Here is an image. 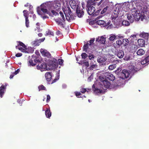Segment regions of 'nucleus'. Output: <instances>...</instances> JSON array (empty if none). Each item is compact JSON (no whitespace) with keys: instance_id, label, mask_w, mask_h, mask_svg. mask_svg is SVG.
<instances>
[{"instance_id":"nucleus-50","label":"nucleus","mask_w":149,"mask_h":149,"mask_svg":"<svg viewBox=\"0 0 149 149\" xmlns=\"http://www.w3.org/2000/svg\"><path fill=\"white\" fill-rule=\"evenodd\" d=\"M33 7L31 5L29 6V8L30 11V13L33 14Z\"/></svg>"},{"instance_id":"nucleus-20","label":"nucleus","mask_w":149,"mask_h":149,"mask_svg":"<svg viewBox=\"0 0 149 149\" xmlns=\"http://www.w3.org/2000/svg\"><path fill=\"white\" fill-rule=\"evenodd\" d=\"M148 63H149V55L142 59L141 61V63L142 65L146 64Z\"/></svg>"},{"instance_id":"nucleus-8","label":"nucleus","mask_w":149,"mask_h":149,"mask_svg":"<svg viewBox=\"0 0 149 149\" xmlns=\"http://www.w3.org/2000/svg\"><path fill=\"white\" fill-rule=\"evenodd\" d=\"M59 13L60 15L61 16L62 18V20L59 19H56L55 20L56 22L58 24V25L59 26H61L62 27L64 28V21L65 20V18L64 15H63V13L61 12H60Z\"/></svg>"},{"instance_id":"nucleus-11","label":"nucleus","mask_w":149,"mask_h":149,"mask_svg":"<svg viewBox=\"0 0 149 149\" xmlns=\"http://www.w3.org/2000/svg\"><path fill=\"white\" fill-rule=\"evenodd\" d=\"M46 64L45 63L39 64L37 66V69L40 70L41 72L48 70Z\"/></svg>"},{"instance_id":"nucleus-36","label":"nucleus","mask_w":149,"mask_h":149,"mask_svg":"<svg viewBox=\"0 0 149 149\" xmlns=\"http://www.w3.org/2000/svg\"><path fill=\"white\" fill-rule=\"evenodd\" d=\"M46 34L47 36L50 35L52 36H53L54 35L53 32L49 30H48L46 31Z\"/></svg>"},{"instance_id":"nucleus-22","label":"nucleus","mask_w":149,"mask_h":149,"mask_svg":"<svg viewBox=\"0 0 149 149\" xmlns=\"http://www.w3.org/2000/svg\"><path fill=\"white\" fill-rule=\"evenodd\" d=\"M96 41L102 44H104L106 41L105 38L102 36L98 37L96 39Z\"/></svg>"},{"instance_id":"nucleus-53","label":"nucleus","mask_w":149,"mask_h":149,"mask_svg":"<svg viewBox=\"0 0 149 149\" xmlns=\"http://www.w3.org/2000/svg\"><path fill=\"white\" fill-rule=\"evenodd\" d=\"M83 64L84 65H85L86 67H88L89 65L88 61L84 62Z\"/></svg>"},{"instance_id":"nucleus-34","label":"nucleus","mask_w":149,"mask_h":149,"mask_svg":"<svg viewBox=\"0 0 149 149\" xmlns=\"http://www.w3.org/2000/svg\"><path fill=\"white\" fill-rule=\"evenodd\" d=\"M122 24L123 26H129L130 23L128 21L126 20H124L122 22Z\"/></svg>"},{"instance_id":"nucleus-14","label":"nucleus","mask_w":149,"mask_h":149,"mask_svg":"<svg viewBox=\"0 0 149 149\" xmlns=\"http://www.w3.org/2000/svg\"><path fill=\"white\" fill-rule=\"evenodd\" d=\"M76 13L78 17H81L84 14V12L82 9H81L80 7H79L78 6H77L76 8Z\"/></svg>"},{"instance_id":"nucleus-30","label":"nucleus","mask_w":149,"mask_h":149,"mask_svg":"<svg viewBox=\"0 0 149 149\" xmlns=\"http://www.w3.org/2000/svg\"><path fill=\"white\" fill-rule=\"evenodd\" d=\"M49 69H53L55 67V65L53 63V62L50 61L49 62Z\"/></svg>"},{"instance_id":"nucleus-27","label":"nucleus","mask_w":149,"mask_h":149,"mask_svg":"<svg viewBox=\"0 0 149 149\" xmlns=\"http://www.w3.org/2000/svg\"><path fill=\"white\" fill-rule=\"evenodd\" d=\"M45 114L47 118H50L51 116V113L49 109H47L45 111Z\"/></svg>"},{"instance_id":"nucleus-23","label":"nucleus","mask_w":149,"mask_h":149,"mask_svg":"<svg viewBox=\"0 0 149 149\" xmlns=\"http://www.w3.org/2000/svg\"><path fill=\"white\" fill-rule=\"evenodd\" d=\"M116 54L119 58H122L124 55V52L122 50H119L117 51Z\"/></svg>"},{"instance_id":"nucleus-21","label":"nucleus","mask_w":149,"mask_h":149,"mask_svg":"<svg viewBox=\"0 0 149 149\" xmlns=\"http://www.w3.org/2000/svg\"><path fill=\"white\" fill-rule=\"evenodd\" d=\"M6 87L3 85H2L0 87V97L2 98L4 93Z\"/></svg>"},{"instance_id":"nucleus-43","label":"nucleus","mask_w":149,"mask_h":149,"mask_svg":"<svg viewBox=\"0 0 149 149\" xmlns=\"http://www.w3.org/2000/svg\"><path fill=\"white\" fill-rule=\"evenodd\" d=\"M123 43V41H122L121 40H117L116 41V44L120 46Z\"/></svg>"},{"instance_id":"nucleus-32","label":"nucleus","mask_w":149,"mask_h":149,"mask_svg":"<svg viewBox=\"0 0 149 149\" xmlns=\"http://www.w3.org/2000/svg\"><path fill=\"white\" fill-rule=\"evenodd\" d=\"M90 65L91 66L90 67V70H93L94 68H97V65L96 64V63H91V64H90Z\"/></svg>"},{"instance_id":"nucleus-17","label":"nucleus","mask_w":149,"mask_h":149,"mask_svg":"<svg viewBox=\"0 0 149 149\" xmlns=\"http://www.w3.org/2000/svg\"><path fill=\"white\" fill-rule=\"evenodd\" d=\"M45 40V38L40 39L39 40H36L32 42V44L34 46L39 45L40 43L42 42H43Z\"/></svg>"},{"instance_id":"nucleus-25","label":"nucleus","mask_w":149,"mask_h":149,"mask_svg":"<svg viewBox=\"0 0 149 149\" xmlns=\"http://www.w3.org/2000/svg\"><path fill=\"white\" fill-rule=\"evenodd\" d=\"M138 45L141 47L143 46L145 43V40L142 39H140L138 40Z\"/></svg>"},{"instance_id":"nucleus-57","label":"nucleus","mask_w":149,"mask_h":149,"mask_svg":"<svg viewBox=\"0 0 149 149\" xmlns=\"http://www.w3.org/2000/svg\"><path fill=\"white\" fill-rule=\"evenodd\" d=\"M125 60L128 61L130 60V58L129 56H127L124 58Z\"/></svg>"},{"instance_id":"nucleus-28","label":"nucleus","mask_w":149,"mask_h":149,"mask_svg":"<svg viewBox=\"0 0 149 149\" xmlns=\"http://www.w3.org/2000/svg\"><path fill=\"white\" fill-rule=\"evenodd\" d=\"M117 82V83L114 84V85H113V86H112L111 85V87L115 89H117L119 88V87H120L122 85L121 84H119V83L120 82V80L119 81H118Z\"/></svg>"},{"instance_id":"nucleus-13","label":"nucleus","mask_w":149,"mask_h":149,"mask_svg":"<svg viewBox=\"0 0 149 149\" xmlns=\"http://www.w3.org/2000/svg\"><path fill=\"white\" fill-rule=\"evenodd\" d=\"M41 54L49 58L51 56V54L49 52L44 49H41L40 50Z\"/></svg>"},{"instance_id":"nucleus-7","label":"nucleus","mask_w":149,"mask_h":149,"mask_svg":"<svg viewBox=\"0 0 149 149\" xmlns=\"http://www.w3.org/2000/svg\"><path fill=\"white\" fill-rule=\"evenodd\" d=\"M17 49H18L21 52L28 53L27 47L22 42L20 41L18 42L17 45L16 46Z\"/></svg>"},{"instance_id":"nucleus-60","label":"nucleus","mask_w":149,"mask_h":149,"mask_svg":"<svg viewBox=\"0 0 149 149\" xmlns=\"http://www.w3.org/2000/svg\"><path fill=\"white\" fill-rule=\"evenodd\" d=\"M56 34L58 36H61V34L60 31H57Z\"/></svg>"},{"instance_id":"nucleus-44","label":"nucleus","mask_w":149,"mask_h":149,"mask_svg":"<svg viewBox=\"0 0 149 149\" xmlns=\"http://www.w3.org/2000/svg\"><path fill=\"white\" fill-rule=\"evenodd\" d=\"M108 8V7L107 6L106 7L104 8L103 10L101 12V14H104L107 10V9Z\"/></svg>"},{"instance_id":"nucleus-51","label":"nucleus","mask_w":149,"mask_h":149,"mask_svg":"<svg viewBox=\"0 0 149 149\" xmlns=\"http://www.w3.org/2000/svg\"><path fill=\"white\" fill-rule=\"evenodd\" d=\"M93 78V74H92L88 78L87 81H91Z\"/></svg>"},{"instance_id":"nucleus-55","label":"nucleus","mask_w":149,"mask_h":149,"mask_svg":"<svg viewBox=\"0 0 149 149\" xmlns=\"http://www.w3.org/2000/svg\"><path fill=\"white\" fill-rule=\"evenodd\" d=\"M59 64L60 65H63V60L62 59H58Z\"/></svg>"},{"instance_id":"nucleus-2","label":"nucleus","mask_w":149,"mask_h":149,"mask_svg":"<svg viewBox=\"0 0 149 149\" xmlns=\"http://www.w3.org/2000/svg\"><path fill=\"white\" fill-rule=\"evenodd\" d=\"M52 5H49L48 3H45L42 4L40 6L38 7L37 8V11L38 15H40L43 19L48 18L49 17L46 14L49 16L53 17L54 15H57L58 13L55 10L51 9Z\"/></svg>"},{"instance_id":"nucleus-56","label":"nucleus","mask_w":149,"mask_h":149,"mask_svg":"<svg viewBox=\"0 0 149 149\" xmlns=\"http://www.w3.org/2000/svg\"><path fill=\"white\" fill-rule=\"evenodd\" d=\"M95 40V38H92L90 40V45H92Z\"/></svg>"},{"instance_id":"nucleus-54","label":"nucleus","mask_w":149,"mask_h":149,"mask_svg":"<svg viewBox=\"0 0 149 149\" xmlns=\"http://www.w3.org/2000/svg\"><path fill=\"white\" fill-rule=\"evenodd\" d=\"M145 13L147 14V15L146 14V17L147 18V19H146L145 20H147L148 19H149V10L148 11V12H145Z\"/></svg>"},{"instance_id":"nucleus-5","label":"nucleus","mask_w":149,"mask_h":149,"mask_svg":"<svg viewBox=\"0 0 149 149\" xmlns=\"http://www.w3.org/2000/svg\"><path fill=\"white\" fill-rule=\"evenodd\" d=\"M115 8L114 9L113 12L112 13L111 18L112 22H113L114 24L115 25H117L118 24L117 23V19L118 16V15L119 14L120 16L121 17H122L123 16H121L120 15L121 12L120 11L118 8H117L116 5H115Z\"/></svg>"},{"instance_id":"nucleus-40","label":"nucleus","mask_w":149,"mask_h":149,"mask_svg":"<svg viewBox=\"0 0 149 149\" xmlns=\"http://www.w3.org/2000/svg\"><path fill=\"white\" fill-rule=\"evenodd\" d=\"M23 13H24V16L25 18V19L26 18H28L29 15L27 13V11L26 10H25L23 11Z\"/></svg>"},{"instance_id":"nucleus-12","label":"nucleus","mask_w":149,"mask_h":149,"mask_svg":"<svg viewBox=\"0 0 149 149\" xmlns=\"http://www.w3.org/2000/svg\"><path fill=\"white\" fill-rule=\"evenodd\" d=\"M102 17V15H99L98 16L96 19V20H99L97 22V24L98 25L101 26H105L107 25L105 21L103 20L100 19Z\"/></svg>"},{"instance_id":"nucleus-47","label":"nucleus","mask_w":149,"mask_h":149,"mask_svg":"<svg viewBox=\"0 0 149 149\" xmlns=\"http://www.w3.org/2000/svg\"><path fill=\"white\" fill-rule=\"evenodd\" d=\"M81 56L82 58L85 59L88 56V55L86 53H83L81 54Z\"/></svg>"},{"instance_id":"nucleus-45","label":"nucleus","mask_w":149,"mask_h":149,"mask_svg":"<svg viewBox=\"0 0 149 149\" xmlns=\"http://www.w3.org/2000/svg\"><path fill=\"white\" fill-rule=\"evenodd\" d=\"M101 11V10H97L95 13H94L93 14V16H97V15Z\"/></svg>"},{"instance_id":"nucleus-33","label":"nucleus","mask_w":149,"mask_h":149,"mask_svg":"<svg viewBox=\"0 0 149 149\" xmlns=\"http://www.w3.org/2000/svg\"><path fill=\"white\" fill-rule=\"evenodd\" d=\"M123 42L124 45V46H127L129 42V40L127 38L123 39Z\"/></svg>"},{"instance_id":"nucleus-38","label":"nucleus","mask_w":149,"mask_h":149,"mask_svg":"<svg viewBox=\"0 0 149 149\" xmlns=\"http://www.w3.org/2000/svg\"><path fill=\"white\" fill-rule=\"evenodd\" d=\"M116 64H113L110 65L109 67V70H112L115 68L116 67Z\"/></svg>"},{"instance_id":"nucleus-37","label":"nucleus","mask_w":149,"mask_h":149,"mask_svg":"<svg viewBox=\"0 0 149 149\" xmlns=\"http://www.w3.org/2000/svg\"><path fill=\"white\" fill-rule=\"evenodd\" d=\"M59 73L58 72V73L57 74V75L55 77V78L54 79V80L52 81V83L56 82L57 80H58L59 79Z\"/></svg>"},{"instance_id":"nucleus-3","label":"nucleus","mask_w":149,"mask_h":149,"mask_svg":"<svg viewBox=\"0 0 149 149\" xmlns=\"http://www.w3.org/2000/svg\"><path fill=\"white\" fill-rule=\"evenodd\" d=\"M99 83L100 88L95 84H93L92 87L93 91L97 94L102 93L103 91L101 88L104 89V87L106 88H109L111 85L110 82L107 80L104 79V78L101 79Z\"/></svg>"},{"instance_id":"nucleus-1","label":"nucleus","mask_w":149,"mask_h":149,"mask_svg":"<svg viewBox=\"0 0 149 149\" xmlns=\"http://www.w3.org/2000/svg\"><path fill=\"white\" fill-rule=\"evenodd\" d=\"M132 10L130 13L126 14L127 17L130 22L132 23L134 20L139 21L141 19L142 21L147 19L145 12L149 10V6H144V2L142 0H132L131 2Z\"/></svg>"},{"instance_id":"nucleus-31","label":"nucleus","mask_w":149,"mask_h":149,"mask_svg":"<svg viewBox=\"0 0 149 149\" xmlns=\"http://www.w3.org/2000/svg\"><path fill=\"white\" fill-rule=\"evenodd\" d=\"M149 36L148 33H143L140 34V36L143 38L147 39Z\"/></svg>"},{"instance_id":"nucleus-63","label":"nucleus","mask_w":149,"mask_h":149,"mask_svg":"<svg viewBox=\"0 0 149 149\" xmlns=\"http://www.w3.org/2000/svg\"><path fill=\"white\" fill-rule=\"evenodd\" d=\"M22 55V54L21 53H17L16 54V56L17 57H20Z\"/></svg>"},{"instance_id":"nucleus-24","label":"nucleus","mask_w":149,"mask_h":149,"mask_svg":"<svg viewBox=\"0 0 149 149\" xmlns=\"http://www.w3.org/2000/svg\"><path fill=\"white\" fill-rule=\"evenodd\" d=\"M45 76L47 81H49L52 77V74L50 72H47L45 74Z\"/></svg>"},{"instance_id":"nucleus-39","label":"nucleus","mask_w":149,"mask_h":149,"mask_svg":"<svg viewBox=\"0 0 149 149\" xmlns=\"http://www.w3.org/2000/svg\"><path fill=\"white\" fill-rule=\"evenodd\" d=\"M25 24L26 27L28 28L29 26V22L28 18L25 19Z\"/></svg>"},{"instance_id":"nucleus-6","label":"nucleus","mask_w":149,"mask_h":149,"mask_svg":"<svg viewBox=\"0 0 149 149\" xmlns=\"http://www.w3.org/2000/svg\"><path fill=\"white\" fill-rule=\"evenodd\" d=\"M64 13L66 19L68 22H70L71 20L74 19V18L73 13L69 8H68L66 11H64Z\"/></svg>"},{"instance_id":"nucleus-19","label":"nucleus","mask_w":149,"mask_h":149,"mask_svg":"<svg viewBox=\"0 0 149 149\" xmlns=\"http://www.w3.org/2000/svg\"><path fill=\"white\" fill-rule=\"evenodd\" d=\"M129 69L130 70V71L132 73H134L139 69V68L134 66V65H132L129 66Z\"/></svg>"},{"instance_id":"nucleus-10","label":"nucleus","mask_w":149,"mask_h":149,"mask_svg":"<svg viewBox=\"0 0 149 149\" xmlns=\"http://www.w3.org/2000/svg\"><path fill=\"white\" fill-rule=\"evenodd\" d=\"M129 72L127 70H123L119 74L120 77L123 79L127 78L129 77Z\"/></svg>"},{"instance_id":"nucleus-61","label":"nucleus","mask_w":149,"mask_h":149,"mask_svg":"<svg viewBox=\"0 0 149 149\" xmlns=\"http://www.w3.org/2000/svg\"><path fill=\"white\" fill-rule=\"evenodd\" d=\"M90 60H91L90 64H91V63H96V61L94 60V59H90Z\"/></svg>"},{"instance_id":"nucleus-4","label":"nucleus","mask_w":149,"mask_h":149,"mask_svg":"<svg viewBox=\"0 0 149 149\" xmlns=\"http://www.w3.org/2000/svg\"><path fill=\"white\" fill-rule=\"evenodd\" d=\"M131 1L130 3L129 2H127L115 5L117 8H118L121 12L120 15L121 16H123L125 13L128 11L129 10H132V7L131 4Z\"/></svg>"},{"instance_id":"nucleus-46","label":"nucleus","mask_w":149,"mask_h":149,"mask_svg":"<svg viewBox=\"0 0 149 149\" xmlns=\"http://www.w3.org/2000/svg\"><path fill=\"white\" fill-rule=\"evenodd\" d=\"M89 91V90L88 89V90L86 88H82L81 89V91L82 93H84L86 91L88 92Z\"/></svg>"},{"instance_id":"nucleus-26","label":"nucleus","mask_w":149,"mask_h":149,"mask_svg":"<svg viewBox=\"0 0 149 149\" xmlns=\"http://www.w3.org/2000/svg\"><path fill=\"white\" fill-rule=\"evenodd\" d=\"M145 51L143 49H139L137 52V54L139 56H142L144 54Z\"/></svg>"},{"instance_id":"nucleus-9","label":"nucleus","mask_w":149,"mask_h":149,"mask_svg":"<svg viewBox=\"0 0 149 149\" xmlns=\"http://www.w3.org/2000/svg\"><path fill=\"white\" fill-rule=\"evenodd\" d=\"M107 58L105 57L99 56L97 59V62L101 65L104 66L107 64Z\"/></svg>"},{"instance_id":"nucleus-18","label":"nucleus","mask_w":149,"mask_h":149,"mask_svg":"<svg viewBox=\"0 0 149 149\" xmlns=\"http://www.w3.org/2000/svg\"><path fill=\"white\" fill-rule=\"evenodd\" d=\"M61 8V5L58 3H54L53 5V7L52 8H51V9L53 10H58Z\"/></svg>"},{"instance_id":"nucleus-15","label":"nucleus","mask_w":149,"mask_h":149,"mask_svg":"<svg viewBox=\"0 0 149 149\" xmlns=\"http://www.w3.org/2000/svg\"><path fill=\"white\" fill-rule=\"evenodd\" d=\"M95 10V9L94 7L92 6H90L88 7L87 11L89 15H93V14Z\"/></svg>"},{"instance_id":"nucleus-62","label":"nucleus","mask_w":149,"mask_h":149,"mask_svg":"<svg viewBox=\"0 0 149 149\" xmlns=\"http://www.w3.org/2000/svg\"><path fill=\"white\" fill-rule=\"evenodd\" d=\"M19 71L20 70L19 69H17L16 71L14 72V74L15 75L17 74L19 72Z\"/></svg>"},{"instance_id":"nucleus-64","label":"nucleus","mask_w":149,"mask_h":149,"mask_svg":"<svg viewBox=\"0 0 149 149\" xmlns=\"http://www.w3.org/2000/svg\"><path fill=\"white\" fill-rule=\"evenodd\" d=\"M117 37L120 38H123V36H121L120 34H118L117 36Z\"/></svg>"},{"instance_id":"nucleus-41","label":"nucleus","mask_w":149,"mask_h":149,"mask_svg":"<svg viewBox=\"0 0 149 149\" xmlns=\"http://www.w3.org/2000/svg\"><path fill=\"white\" fill-rule=\"evenodd\" d=\"M88 43H87L85 45H84V46L83 47V50L84 51L86 52L87 49L88 48Z\"/></svg>"},{"instance_id":"nucleus-16","label":"nucleus","mask_w":149,"mask_h":149,"mask_svg":"<svg viewBox=\"0 0 149 149\" xmlns=\"http://www.w3.org/2000/svg\"><path fill=\"white\" fill-rule=\"evenodd\" d=\"M34 57V55H33L32 57V58H31V60H30L29 61V64L30 66H34L36 64L34 63H33V61H34V62L35 63H36L37 62H38L40 61V60L39 59H38L37 58H36V59H34L33 58V57Z\"/></svg>"},{"instance_id":"nucleus-49","label":"nucleus","mask_w":149,"mask_h":149,"mask_svg":"<svg viewBox=\"0 0 149 149\" xmlns=\"http://www.w3.org/2000/svg\"><path fill=\"white\" fill-rule=\"evenodd\" d=\"M95 57V56L91 54H90L88 55V57L90 60L94 59Z\"/></svg>"},{"instance_id":"nucleus-42","label":"nucleus","mask_w":149,"mask_h":149,"mask_svg":"<svg viewBox=\"0 0 149 149\" xmlns=\"http://www.w3.org/2000/svg\"><path fill=\"white\" fill-rule=\"evenodd\" d=\"M74 93H75V95L77 97H86V96L84 95L82 97H79V96L81 94V93L80 92H74Z\"/></svg>"},{"instance_id":"nucleus-59","label":"nucleus","mask_w":149,"mask_h":149,"mask_svg":"<svg viewBox=\"0 0 149 149\" xmlns=\"http://www.w3.org/2000/svg\"><path fill=\"white\" fill-rule=\"evenodd\" d=\"M50 99V97L49 95H47V102H48L49 101Z\"/></svg>"},{"instance_id":"nucleus-58","label":"nucleus","mask_w":149,"mask_h":149,"mask_svg":"<svg viewBox=\"0 0 149 149\" xmlns=\"http://www.w3.org/2000/svg\"><path fill=\"white\" fill-rule=\"evenodd\" d=\"M36 28L38 29H40V24L38 22L36 24Z\"/></svg>"},{"instance_id":"nucleus-29","label":"nucleus","mask_w":149,"mask_h":149,"mask_svg":"<svg viewBox=\"0 0 149 149\" xmlns=\"http://www.w3.org/2000/svg\"><path fill=\"white\" fill-rule=\"evenodd\" d=\"M107 78L111 81H113L115 79V77L111 73H109L107 75Z\"/></svg>"},{"instance_id":"nucleus-35","label":"nucleus","mask_w":149,"mask_h":149,"mask_svg":"<svg viewBox=\"0 0 149 149\" xmlns=\"http://www.w3.org/2000/svg\"><path fill=\"white\" fill-rule=\"evenodd\" d=\"M116 38V36L113 34H111L110 35L109 40L110 41H113Z\"/></svg>"},{"instance_id":"nucleus-52","label":"nucleus","mask_w":149,"mask_h":149,"mask_svg":"<svg viewBox=\"0 0 149 149\" xmlns=\"http://www.w3.org/2000/svg\"><path fill=\"white\" fill-rule=\"evenodd\" d=\"M69 3L71 6H74L76 4L75 1H70Z\"/></svg>"},{"instance_id":"nucleus-48","label":"nucleus","mask_w":149,"mask_h":149,"mask_svg":"<svg viewBox=\"0 0 149 149\" xmlns=\"http://www.w3.org/2000/svg\"><path fill=\"white\" fill-rule=\"evenodd\" d=\"M38 88L39 90V91L40 90H45V88L43 86V85H40L38 86Z\"/></svg>"}]
</instances>
